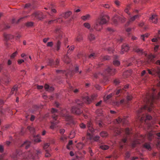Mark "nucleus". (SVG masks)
Instances as JSON below:
<instances>
[{
  "instance_id": "f257e3e1",
  "label": "nucleus",
  "mask_w": 160,
  "mask_h": 160,
  "mask_svg": "<svg viewBox=\"0 0 160 160\" xmlns=\"http://www.w3.org/2000/svg\"><path fill=\"white\" fill-rule=\"evenodd\" d=\"M156 89H152L149 92L147 93L145 97L144 101L147 103L150 104V106L149 107L147 105H145L142 108L138 110L137 111V114L138 118H139L140 120L142 121L143 120L146 123L147 120H150L152 117L151 116L149 115L144 114L142 115L141 117L140 118L141 115L140 114L142 111L148 108V111L150 112L154 109L153 103L154 102L155 99H159L160 97V92H159L157 96H155Z\"/></svg>"
},
{
  "instance_id": "f03ea898",
  "label": "nucleus",
  "mask_w": 160,
  "mask_h": 160,
  "mask_svg": "<svg viewBox=\"0 0 160 160\" xmlns=\"http://www.w3.org/2000/svg\"><path fill=\"white\" fill-rule=\"evenodd\" d=\"M42 153L41 150L39 149L34 150L33 149L28 152L22 153L21 151L17 152L12 156L13 160H35L38 158V156Z\"/></svg>"
},
{
  "instance_id": "7ed1b4c3",
  "label": "nucleus",
  "mask_w": 160,
  "mask_h": 160,
  "mask_svg": "<svg viewBox=\"0 0 160 160\" xmlns=\"http://www.w3.org/2000/svg\"><path fill=\"white\" fill-rule=\"evenodd\" d=\"M109 19L108 15H105L97 19L93 26V28L98 31H100L102 28V25L107 23Z\"/></svg>"
},
{
  "instance_id": "20e7f679",
  "label": "nucleus",
  "mask_w": 160,
  "mask_h": 160,
  "mask_svg": "<svg viewBox=\"0 0 160 160\" xmlns=\"http://www.w3.org/2000/svg\"><path fill=\"white\" fill-rule=\"evenodd\" d=\"M51 112L53 114L52 115L53 121L51 122L50 128L52 129H53L56 127L57 124L58 123V122L56 121V118L59 114V112L57 109L52 108V109Z\"/></svg>"
},
{
  "instance_id": "39448f33",
  "label": "nucleus",
  "mask_w": 160,
  "mask_h": 160,
  "mask_svg": "<svg viewBox=\"0 0 160 160\" xmlns=\"http://www.w3.org/2000/svg\"><path fill=\"white\" fill-rule=\"evenodd\" d=\"M32 19H37L41 20L44 18L45 16L43 15L42 13L40 11L36 12L32 15Z\"/></svg>"
},
{
  "instance_id": "423d86ee",
  "label": "nucleus",
  "mask_w": 160,
  "mask_h": 160,
  "mask_svg": "<svg viewBox=\"0 0 160 160\" xmlns=\"http://www.w3.org/2000/svg\"><path fill=\"white\" fill-rule=\"evenodd\" d=\"M91 102V100L90 99V98L88 96L82 97V101L80 100H78L76 101L77 104L80 106H82L84 102L89 104Z\"/></svg>"
},
{
  "instance_id": "0eeeda50",
  "label": "nucleus",
  "mask_w": 160,
  "mask_h": 160,
  "mask_svg": "<svg viewBox=\"0 0 160 160\" xmlns=\"http://www.w3.org/2000/svg\"><path fill=\"white\" fill-rule=\"evenodd\" d=\"M145 136L141 135L138 138L135 139L132 143V147L134 148L135 147L136 144H140L143 142L145 140Z\"/></svg>"
},
{
  "instance_id": "6e6552de",
  "label": "nucleus",
  "mask_w": 160,
  "mask_h": 160,
  "mask_svg": "<svg viewBox=\"0 0 160 160\" xmlns=\"http://www.w3.org/2000/svg\"><path fill=\"white\" fill-rule=\"evenodd\" d=\"M116 72V70L115 69L112 68L110 67H108L105 70L104 74L106 75H114Z\"/></svg>"
},
{
  "instance_id": "1a4fd4ad",
  "label": "nucleus",
  "mask_w": 160,
  "mask_h": 160,
  "mask_svg": "<svg viewBox=\"0 0 160 160\" xmlns=\"http://www.w3.org/2000/svg\"><path fill=\"white\" fill-rule=\"evenodd\" d=\"M130 47L128 44H124L122 46L121 50L120 53L122 54L125 52H127L129 50Z\"/></svg>"
},
{
  "instance_id": "9d476101",
  "label": "nucleus",
  "mask_w": 160,
  "mask_h": 160,
  "mask_svg": "<svg viewBox=\"0 0 160 160\" xmlns=\"http://www.w3.org/2000/svg\"><path fill=\"white\" fill-rule=\"evenodd\" d=\"M133 51L139 54H142L144 52L143 50L141 48H140L137 46H135L133 47Z\"/></svg>"
},
{
  "instance_id": "9b49d317",
  "label": "nucleus",
  "mask_w": 160,
  "mask_h": 160,
  "mask_svg": "<svg viewBox=\"0 0 160 160\" xmlns=\"http://www.w3.org/2000/svg\"><path fill=\"white\" fill-rule=\"evenodd\" d=\"M71 112L72 113L79 115L81 114L82 111L79 108L73 107L72 108Z\"/></svg>"
},
{
  "instance_id": "f8f14e48",
  "label": "nucleus",
  "mask_w": 160,
  "mask_h": 160,
  "mask_svg": "<svg viewBox=\"0 0 160 160\" xmlns=\"http://www.w3.org/2000/svg\"><path fill=\"white\" fill-rule=\"evenodd\" d=\"M139 17L140 16L138 15H136L131 17L127 23V25H129L130 23L132 22L136 18H139Z\"/></svg>"
},
{
  "instance_id": "ddd939ff",
  "label": "nucleus",
  "mask_w": 160,
  "mask_h": 160,
  "mask_svg": "<svg viewBox=\"0 0 160 160\" xmlns=\"http://www.w3.org/2000/svg\"><path fill=\"white\" fill-rule=\"evenodd\" d=\"M158 18L156 15H153L152 17L150 18L149 20L150 22L156 23L158 22Z\"/></svg>"
},
{
  "instance_id": "4468645a",
  "label": "nucleus",
  "mask_w": 160,
  "mask_h": 160,
  "mask_svg": "<svg viewBox=\"0 0 160 160\" xmlns=\"http://www.w3.org/2000/svg\"><path fill=\"white\" fill-rule=\"evenodd\" d=\"M116 121L118 123H122L123 124H126L127 123V120L126 118L122 119L120 117L116 119Z\"/></svg>"
},
{
  "instance_id": "2eb2a0df",
  "label": "nucleus",
  "mask_w": 160,
  "mask_h": 160,
  "mask_svg": "<svg viewBox=\"0 0 160 160\" xmlns=\"http://www.w3.org/2000/svg\"><path fill=\"white\" fill-rule=\"evenodd\" d=\"M31 142L29 141H26L22 145V147H23L26 149H28L30 146Z\"/></svg>"
},
{
  "instance_id": "dca6fc26",
  "label": "nucleus",
  "mask_w": 160,
  "mask_h": 160,
  "mask_svg": "<svg viewBox=\"0 0 160 160\" xmlns=\"http://www.w3.org/2000/svg\"><path fill=\"white\" fill-rule=\"evenodd\" d=\"M61 42L59 41H58L56 43L54 46V47L57 51H58L59 50L61 46Z\"/></svg>"
},
{
  "instance_id": "f3484780",
  "label": "nucleus",
  "mask_w": 160,
  "mask_h": 160,
  "mask_svg": "<svg viewBox=\"0 0 160 160\" xmlns=\"http://www.w3.org/2000/svg\"><path fill=\"white\" fill-rule=\"evenodd\" d=\"M45 89L48 92H51L53 91L54 90V88L52 87H50L49 85L48 84H45L44 86Z\"/></svg>"
},
{
  "instance_id": "a211bd4d",
  "label": "nucleus",
  "mask_w": 160,
  "mask_h": 160,
  "mask_svg": "<svg viewBox=\"0 0 160 160\" xmlns=\"http://www.w3.org/2000/svg\"><path fill=\"white\" fill-rule=\"evenodd\" d=\"M87 126L89 130L91 132H94V129L92 128V123L90 121L88 122L87 123Z\"/></svg>"
},
{
  "instance_id": "6ab92c4d",
  "label": "nucleus",
  "mask_w": 160,
  "mask_h": 160,
  "mask_svg": "<svg viewBox=\"0 0 160 160\" xmlns=\"http://www.w3.org/2000/svg\"><path fill=\"white\" fill-rule=\"evenodd\" d=\"M119 20V16L117 15H115L112 18L113 22L115 25H117Z\"/></svg>"
},
{
  "instance_id": "aec40b11",
  "label": "nucleus",
  "mask_w": 160,
  "mask_h": 160,
  "mask_svg": "<svg viewBox=\"0 0 160 160\" xmlns=\"http://www.w3.org/2000/svg\"><path fill=\"white\" fill-rule=\"evenodd\" d=\"M122 131V130L120 128H115L114 131L115 136L119 135Z\"/></svg>"
},
{
  "instance_id": "412c9836",
  "label": "nucleus",
  "mask_w": 160,
  "mask_h": 160,
  "mask_svg": "<svg viewBox=\"0 0 160 160\" xmlns=\"http://www.w3.org/2000/svg\"><path fill=\"white\" fill-rule=\"evenodd\" d=\"M63 61L66 63H69L70 62V59L67 55H66L63 58Z\"/></svg>"
},
{
  "instance_id": "4be33fe9",
  "label": "nucleus",
  "mask_w": 160,
  "mask_h": 160,
  "mask_svg": "<svg viewBox=\"0 0 160 160\" xmlns=\"http://www.w3.org/2000/svg\"><path fill=\"white\" fill-rule=\"evenodd\" d=\"M88 38L91 41H92L95 39V37L93 34L89 33L88 36Z\"/></svg>"
},
{
  "instance_id": "5701e85b",
  "label": "nucleus",
  "mask_w": 160,
  "mask_h": 160,
  "mask_svg": "<svg viewBox=\"0 0 160 160\" xmlns=\"http://www.w3.org/2000/svg\"><path fill=\"white\" fill-rule=\"evenodd\" d=\"M127 139L126 138H124L122 139L120 142L119 144L121 148H122L123 147L124 144L126 142Z\"/></svg>"
},
{
  "instance_id": "b1692460",
  "label": "nucleus",
  "mask_w": 160,
  "mask_h": 160,
  "mask_svg": "<svg viewBox=\"0 0 160 160\" xmlns=\"http://www.w3.org/2000/svg\"><path fill=\"white\" fill-rule=\"evenodd\" d=\"M72 14V12L70 11L66 12L63 14V17L65 18H68Z\"/></svg>"
},
{
  "instance_id": "393cba45",
  "label": "nucleus",
  "mask_w": 160,
  "mask_h": 160,
  "mask_svg": "<svg viewBox=\"0 0 160 160\" xmlns=\"http://www.w3.org/2000/svg\"><path fill=\"white\" fill-rule=\"evenodd\" d=\"M59 22V23H61L62 22V19L61 18H59L57 19L54 20H51L48 21V23L49 24H50L52 23L53 22Z\"/></svg>"
},
{
  "instance_id": "a878e982",
  "label": "nucleus",
  "mask_w": 160,
  "mask_h": 160,
  "mask_svg": "<svg viewBox=\"0 0 160 160\" xmlns=\"http://www.w3.org/2000/svg\"><path fill=\"white\" fill-rule=\"evenodd\" d=\"M84 146V144L80 142L77 144L76 147L78 150H81L83 148Z\"/></svg>"
},
{
  "instance_id": "bb28decb",
  "label": "nucleus",
  "mask_w": 160,
  "mask_h": 160,
  "mask_svg": "<svg viewBox=\"0 0 160 160\" xmlns=\"http://www.w3.org/2000/svg\"><path fill=\"white\" fill-rule=\"evenodd\" d=\"M125 133L128 135L132 134V132L131 129H130L128 128H127L125 130Z\"/></svg>"
},
{
  "instance_id": "cd10ccee",
  "label": "nucleus",
  "mask_w": 160,
  "mask_h": 160,
  "mask_svg": "<svg viewBox=\"0 0 160 160\" xmlns=\"http://www.w3.org/2000/svg\"><path fill=\"white\" fill-rule=\"evenodd\" d=\"M48 65L52 66L54 65V62L52 59H49L47 61Z\"/></svg>"
},
{
  "instance_id": "c85d7f7f",
  "label": "nucleus",
  "mask_w": 160,
  "mask_h": 160,
  "mask_svg": "<svg viewBox=\"0 0 160 160\" xmlns=\"http://www.w3.org/2000/svg\"><path fill=\"white\" fill-rule=\"evenodd\" d=\"M4 37L6 40L12 39L13 38V35L10 34H5Z\"/></svg>"
},
{
  "instance_id": "c756f323",
  "label": "nucleus",
  "mask_w": 160,
  "mask_h": 160,
  "mask_svg": "<svg viewBox=\"0 0 160 160\" xmlns=\"http://www.w3.org/2000/svg\"><path fill=\"white\" fill-rule=\"evenodd\" d=\"M144 148L148 149L149 150H151V148L149 143H146L143 145Z\"/></svg>"
},
{
  "instance_id": "7c9ffc66",
  "label": "nucleus",
  "mask_w": 160,
  "mask_h": 160,
  "mask_svg": "<svg viewBox=\"0 0 160 160\" xmlns=\"http://www.w3.org/2000/svg\"><path fill=\"white\" fill-rule=\"evenodd\" d=\"M51 151V149L50 148H49L48 150H46L45 151L46 153L45 155V157H50L51 156V155L49 153V152Z\"/></svg>"
},
{
  "instance_id": "2f4dec72",
  "label": "nucleus",
  "mask_w": 160,
  "mask_h": 160,
  "mask_svg": "<svg viewBox=\"0 0 160 160\" xmlns=\"http://www.w3.org/2000/svg\"><path fill=\"white\" fill-rule=\"evenodd\" d=\"M156 75L158 76L160 79V68H158L157 69ZM158 86H160V82L158 84Z\"/></svg>"
},
{
  "instance_id": "473e14b6",
  "label": "nucleus",
  "mask_w": 160,
  "mask_h": 160,
  "mask_svg": "<svg viewBox=\"0 0 160 160\" xmlns=\"http://www.w3.org/2000/svg\"><path fill=\"white\" fill-rule=\"evenodd\" d=\"M154 133L152 132H149L148 135V137L149 140H151L153 137Z\"/></svg>"
},
{
  "instance_id": "72a5a7b5",
  "label": "nucleus",
  "mask_w": 160,
  "mask_h": 160,
  "mask_svg": "<svg viewBox=\"0 0 160 160\" xmlns=\"http://www.w3.org/2000/svg\"><path fill=\"white\" fill-rule=\"evenodd\" d=\"M108 134L107 132L106 131H102L100 133V135L102 137H107Z\"/></svg>"
},
{
  "instance_id": "f704fd0d",
  "label": "nucleus",
  "mask_w": 160,
  "mask_h": 160,
  "mask_svg": "<svg viewBox=\"0 0 160 160\" xmlns=\"http://www.w3.org/2000/svg\"><path fill=\"white\" fill-rule=\"evenodd\" d=\"M74 46L73 45L71 46L68 48L67 51V54L71 53V52L74 50Z\"/></svg>"
},
{
  "instance_id": "c9c22d12",
  "label": "nucleus",
  "mask_w": 160,
  "mask_h": 160,
  "mask_svg": "<svg viewBox=\"0 0 160 160\" xmlns=\"http://www.w3.org/2000/svg\"><path fill=\"white\" fill-rule=\"evenodd\" d=\"M90 18V15L89 14H87L81 17V18L84 21L88 20Z\"/></svg>"
},
{
  "instance_id": "e433bc0d",
  "label": "nucleus",
  "mask_w": 160,
  "mask_h": 160,
  "mask_svg": "<svg viewBox=\"0 0 160 160\" xmlns=\"http://www.w3.org/2000/svg\"><path fill=\"white\" fill-rule=\"evenodd\" d=\"M75 132L74 131H72L70 132L69 137L70 138H72L75 137Z\"/></svg>"
},
{
  "instance_id": "4c0bfd02",
  "label": "nucleus",
  "mask_w": 160,
  "mask_h": 160,
  "mask_svg": "<svg viewBox=\"0 0 160 160\" xmlns=\"http://www.w3.org/2000/svg\"><path fill=\"white\" fill-rule=\"evenodd\" d=\"M84 158V157L82 155H76V160H83Z\"/></svg>"
},
{
  "instance_id": "58836bf2",
  "label": "nucleus",
  "mask_w": 160,
  "mask_h": 160,
  "mask_svg": "<svg viewBox=\"0 0 160 160\" xmlns=\"http://www.w3.org/2000/svg\"><path fill=\"white\" fill-rule=\"evenodd\" d=\"M18 90V86L17 85H15L12 88L11 92V94L12 95L14 93L13 92Z\"/></svg>"
},
{
  "instance_id": "ea45409f",
  "label": "nucleus",
  "mask_w": 160,
  "mask_h": 160,
  "mask_svg": "<svg viewBox=\"0 0 160 160\" xmlns=\"http://www.w3.org/2000/svg\"><path fill=\"white\" fill-rule=\"evenodd\" d=\"M155 58L154 55L152 54H150L148 56V59L150 61H152Z\"/></svg>"
},
{
  "instance_id": "a19ab883",
  "label": "nucleus",
  "mask_w": 160,
  "mask_h": 160,
  "mask_svg": "<svg viewBox=\"0 0 160 160\" xmlns=\"http://www.w3.org/2000/svg\"><path fill=\"white\" fill-rule=\"evenodd\" d=\"M100 148L103 150H106L109 147L107 145H103L100 146Z\"/></svg>"
},
{
  "instance_id": "79ce46f5",
  "label": "nucleus",
  "mask_w": 160,
  "mask_h": 160,
  "mask_svg": "<svg viewBox=\"0 0 160 160\" xmlns=\"http://www.w3.org/2000/svg\"><path fill=\"white\" fill-rule=\"evenodd\" d=\"M113 64L116 66H118L120 64V62L118 60H114L113 62Z\"/></svg>"
},
{
  "instance_id": "37998d69",
  "label": "nucleus",
  "mask_w": 160,
  "mask_h": 160,
  "mask_svg": "<svg viewBox=\"0 0 160 160\" xmlns=\"http://www.w3.org/2000/svg\"><path fill=\"white\" fill-rule=\"evenodd\" d=\"M40 135H38L36 138L34 139V141L36 142H39L41 141V139L39 138Z\"/></svg>"
},
{
  "instance_id": "c03bdc74",
  "label": "nucleus",
  "mask_w": 160,
  "mask_h": 160,
  "mask_svg": "<svg viewBox=\"0 0 160 160\" xmlns=\"http://www.w3.org/2000/svg\"><path fill=\"white\" fill-rule=\"evenodd\" d=\"M25 25L27 27H30L33 26V23L32 22H27Z\"/></svg>"
},
{
  "instance_id": "a18cd8bd",
  "label": "nucleus",
  "mask_w": 160,
  "mask_h": 160,
  "mask_svg": "<svg viewBox=\"0 0 160 160\" xmlns=\"http://www.w3.org/2000/svg\"><path fill=\"white\" fill-rule=\"evenodd\" d=\"M114 94L113 93H111L109 94V95H107L106 98H104L105 100L106 101L107 100H108L110 99L111 97H112L114 95Z\"/></svg>"
},
{
  "instance_id": "49530a36",
  "label": "nucleus",
  "mask_w": 160,
  "mask_h": 160,
  "mask_svg": "<svg viewBox=\"0 0 160 160\" xmlns=\"http://www.w3.org/2000/svg\"><path fill=\"white\" fill-rule=\"evenodd\" d=\"M83 25L85 27L88 29H89L90 28L91 26L90 24L88 23H84Z\"/></svg>"
},
{
  "instance_id": "de8ad7c7",
  "label": "nucleus",
  "mask_w": 160,
  "mask_h": 160,
  "mask_svg": "<svg viewBox=\"0 0 160 160\" xmlns=\"http://www.w3.org/2000/svg\"><path fill=\"white\" fill-rule=\"evenodd\" d=\"M125 101L124 99L121 100L119 102H116V105L117 106H119L120 104L123 103Z\"/></svg>"
},
{
  "instance_id": "09e8293b",
  "label": "nucleus",
  "mask_w": 160,
  "mask_h": 160,
  "mask_svg": "<svg viewBox=\"0 0 160 160\" xmlns=\"http://www.w3.org/2000/svg\"><path fill=\"white\" fill-rule=\"evenodd\" d=\"M97 97V95L96 94H94L92 95L91 97V98H90V99L91 100V101L95 99L96 97Z\"/></svg>"
},
{
  "instance_id": "8fccbe9b",
  "label": "nucleus",
  "mask_w": 160,
  "mask_h": 160,
  "mask_svg": "<svg viewBox=\"0 0 160 160\" xmlns=\"http://www.w3.org/2000/svg\"><path fill=\"white\" fill-rule=\"evenodd\" d=\"M119 20H120L122 22H124L126 21V18L123 17L121 18L119 17Z\"/></svg>"
},
{
  "instance_id": "3c124183",
  "label": "nucleus",
  "mask_w": 160,
  "mask_h": 160,
  "mask_svg": "<svg viewBox=\"0 0 160 160\" xmlns=\"http://www.w3.org/2000/svg\"><path fill=\"white\" fill-rule=\"evenodd\" d=\"M100 138V137L99 136H96L93 138H92V139H93L94 141L97 142L99 140Z\"/></svg>"
},
{
  "instance_id": "603ef678",
  "label": "nucleus",
  "mask_w": 160,
  "mask_h": 160,
  "mask_svg": "<svg viewBox=\"0 0 160 160\" xmlns=\"http://www.w3.org/2000/svg\"><path fill=\"white\" fill-rule=\"evenodd\" d=\"M82 40V35H79L76 38V40L78 42H80Z\"/></svg>"
},
{
  "instance_id": "864d4df0",
  "label": "nucleus",
  "mask_w": 160,
  "mask_h": 160,
  "mask_svg": "<svg viewBox=\"0 0 160 160\" xmlns=\"http://www.w3.org/2000/svg\"><path fill=\"white\" fill-rule=\"evenodd\" d=\"M50 144L49 143H46L44 144L43 148L45 150H47V149L49 146Z\"/></svg>"
},
{
  "instance_id": "5fc2aeb1",
  "label": "nucleus",
  "mask_w": 160,
  "mask_h": 160,
  "mask_svg": "<svg viewBox=\"0 0 160 160\" xmlns=\"http://www.w3.org/2000/svg\"><path fill=\"white\" fill-rule=\"evenodd\" d=\"M65 118L66 120L68 121H69L71 119V117L70 115H66L65 116Z\"/></svg>"
},
{
  "instance_id": "6e6d98bb",
  "label": "nucleus",
  "mask_w": 160,
  "mask_h": 160,
  "mask_svg": "<svg viewBox=\"0 0 160 160\" xmlns=\"http://www.w3.org/2000/svg\"><path fill=\"white\" fill-rule=\"evenodd\" d=\"M132 98V97L131 95H128L127 97V99L128 101L131 100Z\"/></svg>"
},
{
  "instance_id": "4d7b16f0",
  "label": "nucleus",
  "mask_w": 160,
  "mask_h": 160,
  "mask_svg": "<svg viewBox=\"0 0 160 160\" xmlns=\"http://www.w3.org/2000/svg\"><path fill=\"white\" fill-rule=\"evenodd\" d=\"M102 6L106 8H109L111 7V6L108 4H103Z\"/></svg>"
},
{
  "instance_id": "13d9d810",
  "label": "nucleus",
  "mask_w": 160,
  "mask_h": 160,
  "mask_svg": "<svg viewBox=\"0 0 160 160\" xmlns=\"http://www.w3.org/2000/svg\"><path fill=\"white\" fill-rule=\"evenodd\" d=\"M129 9L126 8L124 10V12H125L127 13L128 15L130 16L131 15V13L130 12H129Z\"/></svg>"
},
{
  "instance_id": "bf43d9fd",
  "label": "nucleus",
  "mask_w": 160,
  "mask_h": 160,
  "mask_svg": "<svg viewBox=\"0 0 160 160\" xmlns=\"http://www.w3.org/2000/svg\"><path fill=\"white\" fill-rule=\"evenodd\" d=\"M157 69L154 68L152 69L153 75H156Z\"/></svg>"
},
{
  "instance_id": "052dcab7",
  "label": "nucleus",
  "mask_w": 160,
  "mask_h": 160,
  "mask_svg": "<svg viewBox=\"0 0 160 160\" xmlns=\"http://www.w3.org/2000/svg\"><path fill=\"white\" fill-rule=\"evenodd\" d=\"M79 126L82 129H84L86 128V125L83 123L80 124Z\"/></svg>"
},
{
  "instance_id": "680f3d73",
  "label": "nucleus",
  "mask_w": 160,
  "mask_h": 160,
  "mask_svg": "<svg viewBox=\"0 0 160 160\" xmlns=\"http://www.w3.org/2000/svg\"><path fill=\"white\" fill-rule=\"evenodd\" d=\"M29 17V16H26L25 17H22L21 18H20L19 19H18L17 21V22L16 23H18V22H19L22 19H24V18H27L28 17Z\"/></svg>"
},
{
  "instance_id": "e2e57ef3",
  "label": "nucleus",
  "mask_w": 160,
  "mask_h": 160,
  "mask_svg": "<svg viewBox=\"0 0 160 160\" xmlns=\"http://www.w3.org/2000/svg\"><path fill=\"white\" fill-rule=\"evenodd\" d=\"M53 45V42H50L47 43V46L48 47H52Z\"/></svg>"
},
{
  "instance_id": "0e129e2a",
  "label": "nucleus",
  "mask_w": 160,
  "mask_h": 160,
  "mask_svg": "<svg viewBox=\"0 0 160 160\" xmlns=\"http://www.w3.org/2000/svg\"><path fill=\"white\" fill-rule=\"evenodd\" d=\"M87 136L88 137V138L92 140V135L89 133H87Z\"/></svg>"
},
{
  "instance_id": "69168bd1",
  "label": "nucleus",
  "mask_w": 160,
  "mask_h": 160,
  "mask_svg": "<svg viewBox=\"0 0 160 160\" xmlns=\"http://www.w3.org/2000/svg\"><path fill=\"white\" fill-rule=\"evenodd\" d=\"M107 50L109 52L111 53V52H113V49L112 48L109 47L107 49Z\"/></svg>"
},
{
  "instance_id": "338daca9",
  "label": "nucleus",
  "mask_w": 160,
  "mask_h": 160,
  "mask_svg": "<svg viewBox=\"0 0 160 160\" xmlns=\"http://www.w3.org/2000/svg\"><path fill=\"white\" fill-rule=\"evenodd\" d=\"M120 82V80L118 79H115L114 81V83L116 85H118Z\"/></svg>"
},
{
  "instance_id": "774afa93",
  "label": "nucleus",
  "mask_w": 160,
  "mask_h": 160,
  "mask_svg": "<svg viewBox=\"0 0 160 160\" xmlns=\"http://www.w3.org/2000/svg\"><path fill=\"white\" fill-rule=\"evenodd\" d=\"M31 6V4L29 3L26 4L24 6V8H30Z\"/></svg>"
}]
</instances>
